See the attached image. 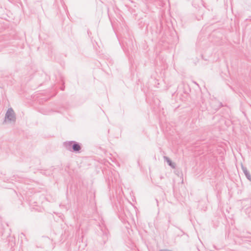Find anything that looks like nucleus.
<instances>
[{"label":"nucleus","mask_w":251,"mask_h":251,"mask_svg":"<svg viewBox=\"0 0 251 251\" xmlns=\"http://www.w3.org/2000/svg\"><path fill=\"white\" fill-rule=\"evenodd\" d=\"M65 146L68 150H71L72 147L73 151H79L81 149L78 144L73 141L65 143Z\"/></svg>","instance_id":"obj_2"},{"label":"nucleus","mask_w":251,"mask_h":251,"mask_svg":"<svg viewBox=\"0 0 251 251\" xmlns=\"http://www.w3.org/2000/svg\"><path fill=\"white\" fill-rule=\"evenodd\" d=\"M242 169L246 177L250 181H251V176L250 175L249 171L247 169L244 167L243 165H242Z\"/></svg>","instance_id":"obj_3"},{"label":"nucleus","mask_w":251,"mask_h":251,"mask_svg":"<svg viewBox=\"0 0 251 251\" xmlns=\"http://www.w3.org/2000/svg\"><path fill=\"white\" fill-rule=\"evenodd\" d=\"M164 160L168 163V165L172 168H175L176 164L175 163L172 162L170 158L167 156H164Z\"/></svg>","instance_id":"obj_4"},{"label":"nucleus","mask_w":251,"mask_h":251,"mask_svg":"<svg viewBox=\"0 0 251 251\" xmlns=\"http://www.w3.org/2000/svg\"><path fill=\"white\" fill-rule=\"evenodd\" d=\"M16 115L12 108L8 109L5 116L4 123L14 124L16 121Z\"/></svg>","instance_id":"obj_1"}]
</instances>
